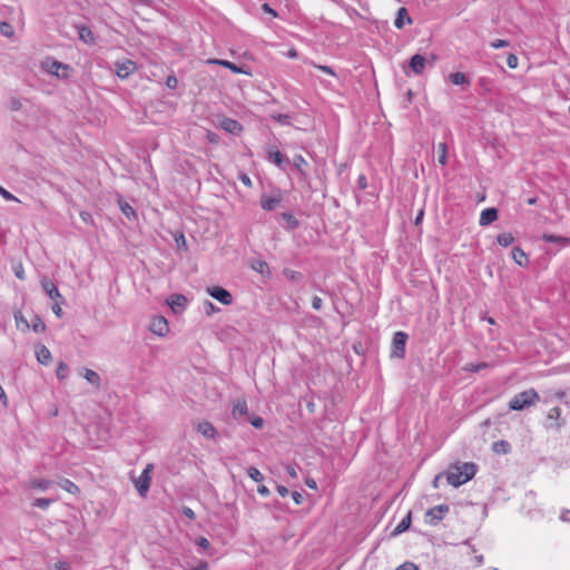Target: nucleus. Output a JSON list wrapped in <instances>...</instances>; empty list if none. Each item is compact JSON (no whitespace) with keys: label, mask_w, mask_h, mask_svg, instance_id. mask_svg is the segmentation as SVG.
I'll return each mask as SVG.
<instances>
[{"label":"nucleus","mask_w":570,"mask_h":570,"mask_svg":"<svg viewBox=\"0 0 570 570\" xmlns=\"http://www.w3.org/2000/svg\"><path fill=\"white\" fill-rule=\"evenodd\" d=\"M476 473V465L472 462L451 465L446 472V481L453 487H460L471 479Z\"/></svg>","instance_id":"1"},{"label":"nucleus","mask_w":570,"mask_h":570,"mask_svg":"<svg viewBox=\"0 0 570 570\" xmlns=\"http://www.w3.org/2000/svg\"><path fill=\"white\" fill-rule=\"evenodd\" d=\"M540 396L534 389H528L514 395L509 402V409L512 411H522L538 403Z\"/></svg>","instance_id":"2"},{"label":"nucleus","mask_w":570,"mask_h":570,"mask_svg":"<svg viewBox=\"0 0 570 570\" xmlns=\"http://www.w3.org/2000/svg\"><path fill=\"white\" fill-rule=\"evenodd\" d=\"M153 470H154V465L151 463H148L145 466V469L142 470L141 474L134 481L138 493L142 498H146V495L149 491V488L151 484Z\"/></svg>","instance_id":"3"},{"label":"nucleus","mask_w":570,"mask_h":570,"mask_svg":"<svg viewBox=\"0 0 570 570\" xmlns=\"http://www.w3.org/2000/svg\"><path fill=\"white\" fill-rule=\"evenodd\" d=\"M45 69L61 79H68L71 76L72 69L69 65L62 63L57 60H47L43 63Z\"/></svg>","instance_id":"4"},{"label":"nucleus","mask_w":570,"mask_h":570,"mask_svg":"<svg viewBox=\"0 0 570 570\" xmlns=\"http://www.w3.org/2000/svg\"><path fill=\"white\" fill-rule=\"evenodd\" d=\"M449 510L450 508L448 504H439L429 509L424 517L425 523L429 525L439 524L449 513Z\"/></svg>","instance_id":"5"},{"label":"nucleus","mask_w":570,"mask_h":570,"mask_svg":"<svg viewBox=\"0 0 570 570\" xmlns=\"http://www.w3.org/2000/svg\"><path fill=\"white\" fill-rule=\"evenodd\" d=\"M137 69V63L130 59H124L115 62V71L117 77L120 79H127L129 76L134 75Z\"/></svg>","instance_id":"6"},{"label":"nucleus","mask_w":570,"mask_h":570,"mask_svg":"<svg viewBox=\"0 0 570 570\" xmlns=\"http://www.w3.org/2000/svg\"><path fill=\"white\" fill-rule=\"evenodd\" d=\"M407 341V334L400 331L396 332L393 336L392 342V356L397 358H403L405 356V346Z\"/></svg>","instance_id":"7"},{"label":"nucleus","mask_w":570,"mask_h":570,"mask_svg":"<svg viewBox=\"0 0 570 570\" xmlns=\"http://www.w3.org/2000/svg\"><path fill=\"white\" fill-rule=\"evenodd\" d=\"M207 292L212 297H214L215 299H217L218 302H220L224 305H230L233 302L232 294L223 287L215 286V287L208 288Z\"/></svg>","instance_id":"8"},{"label":"nucleus","mask_w":570,"mask_h":570,"mask_svg":"<svg viewBox=\"0 0 570 570\" xmlns=\"http://www.w3.org/2000/svg\"><path fill=\"white\" fill-rule=\"evenodd\" d=\"M150 331L156 335L165 336L169 331L167 320L163 316L155 317L150 323Z\"/></svg>","instance_id":"9"},{"label":"nucleus","mask_w":570,"mask_h":570,"mask_svg":"<svg viewBox=\"0 0 570 570\" xmlns=\"http://www.w3.org/2000/svg\"><path fill=\"white\" fill-rule=\"evenodd\" d=\"M41 287L46 292V294L52 299V301H62V295L58 291L57 286L49 278H42L41 279Z\"/></svg>","instance_id":"10"},{"label":"nucleus","mask_w":570,"mask_h":570,"mask_svg":"<svg viewBox=\"0 0 570 570\" xmlns=\"http://www.w3.org/2000/svg\"><path fill=\"white\" fill-rule=\"evenodd\" d=\"M52 481L43 478H31L27 481L26 488L29 490L47 491L51 485Z\"/></svg>","instance_id":"11"},{"label":"nucleus","mask_w":570,"mask_h":570,"mask_svg":"<svg viewBox=\"0 0 570 570\" xmlns=\"http://www.w3.org/2000/svg\"><path fill=\"white\" fill-rule=\"evenodd\" d=\"M197 431L206 439H215L217 431L215 426L208 421H202L196 425Z\"/></svg>","instance_id":"12"},{"label":"nucleus","mask_w":570,"mask_h":570,"mask_svg":"<svg viewBox=\"0 0 570 570\" xmlns=\"http://www.w3.org/2000/svg\"><path fill=\"white\" fill-rule=\"evenodd\" d=\"M498 219V210L493 207L485 208L481 212L479 224L481 226H488Z\"/></svg>","instance_id":"13"},{"label":"nucleus","mask_w":570,"mask_h":570,"mask_svg":"<svg viewBox=\"0 0 570 570\" xmlns=\"http://www.w3.org/2000/svg\"><path fill=\"white\" fill-rule=\"evenodd\" d=\"M425 58L422 55L416 53L412 56L410 60V68L415 75H422L425 68Z\"/></svg>","instance_id":"14"},{"label":"nucleus","mask_w":570,"mask_h":570,"mask_svg":"<svg viewBox=\"0 0 570 570\" xmlns=\"http://www.w3.org/2000/svg\"><path fill=\"white\" fill-rule=\"evenodd\" d=\"M220 127L224 130L235 135H238L243 131V126L237 120L232 118H224L220 122Z\"/></svg>","instance_id":"15"},{"label":"nucleus","mask_w":570,"mask_h":570,"mask_svg":"<svg viewBox=\"0 0 570 570\" xmlns=\"http://www.w3.org/2000/svg\"><path fill=\"white\" fill-rule=\"evenodd\" d=\"M282 202V196L279 194L273 196H263L261 199V205L265 210L275 209L278 204Z\"/></svg>","instance_id":"16"},{"label":"nucleus","mask_w":570,"mask_h":570,"mask_svg":"<svg viewBox=\"0 0 570 570\" xmlns=\"http://www.w3.org/2000/svg\"><path fill=\"white\" fill-rule=\"evenodd\" d=\"M547 419L549 421H551L549 423L550 428H556V429L560 428L563 423L561 420V409L559 406H554V407L550 409L547 414Z\"/></svg>","instance_id":"17"},{"label":"nucleus","mask_w":570,"mask_h":570,"mask_svg":"<svg viewBox=\"0 0 570 570\" xmlns=\"http://www.w3.org/2000/svg\"><path fill=\"white\" fill-rule=\"evenodd\" d=\"M167 303L174 312H177L186 307L187 298L184 295L174 294L167 299Z\"/></svg>","instance_id":"18"},{"label":"nucleus","mask_w":570,"mask_h":570,"mask_svg":"<svg viewBox=\"0 0 570 570\" xmlns=\"http://www.w3.org/2000/svg\"><path fill=\"white\" fill-rule=\"evenodd\" d=\"M513 262L521 266L527 267L529 265V258L525 252L520 247H514L511 252Z\"/></svg>","instance_id":"19"},{"label":"nucleus","mask_w":570,"mask_h":570,"mask_svg":"<svg viewBox=\"0 0 570 570\" xmlns=\"http://www.w3.org/2000/svg\"><path fill=\"white\" fill-rule=\"evenodd\" d=\"M37 360L40 364L48 365L52 361L50 351L45 345H39L36 351Z\"/></svg>","instance_id":"20"},{"label":"nucleus","mask_w":570,"mask_h":570,"mask_svg":"<svg viewBox=\"0 0 570 570\" xmlns=\"http://www.w3.org/2000/svg\"><path fill=\"white\" fill-rule=\"evenodd\" d=\"M247 412H248V406H247V402L245 399H238L233 404L232 413H233L234 417L245 415Z\"/></svg>","instance_id":"21"},{"label":"nucleus","mask_w":570,"mask_h":570,"mask_svg":"<svg viewBox=\"0 0 570 570\" xmlns=\"http://www.w3.org/2000/svg\"><path fill=\"white\" fill-rule=\"evenodd\" d=\"M78 33H79L80 40H82L85 43H88V45L95 43L94 32L87 26H83V24L79 26Z\"/></svg>","instance_id":"22"},{"label":"nucleus","mask_w":570,"mask_h":570,"mask_svg":"<svg viewBox=\"0 0 570 570\" xmlns=\"http://www.w3.org/2000/svg\"><path fill=\"white\" fill-rule=\"evenodd\" d=\"M411 521H412V512L409 511L407 514L405 515V518H403L401 520V522L394 528V530L392 531V534L397 535V534H401L402 532L406 531L411 525Z\"/></svg>","instance_id":"23"},{"label":"nucleus","mask_w":570,"mask_h":570,"mask_svg":"<svg viewBox=\"0 0 570 570\" xmlns=\"http://www.w3.org/2000/svg\"><path fill=\"white\" fill-rule=\"evenodd\" d=\"M492 451L497 454H508L511 452V445L508 441L500 440L492 444Z\"/></svg>","instance_id":"24"},{"label":"nucleus","mask_w":570,"mask_h":570,"mask_svg":"<svg viewBox=\"0 0 570 570\" xmlns=\"http://www.w3.org/2000/svg\"><path fill=\"white\" fill-rule=\"evenodd\" d=\"M59 487H61L66 492L70 493V494H79L80 493V489L79 487L72 482L71 480L69 479H63L61 480L59 483Z\"/></svg>","instance_id":"25"},{"label":"nucleus","mask_w":570,"mask_h":570,"mask_svg":"<svg viewBox=\"0 0 570 570\" xmlns=\"http://www.w3.org/2000/svg\"><path fill=\"white\" fill-rule=\"evenodd\" d=\"M542 239L548 243H558L563 246H570V238L563 237V236H558V235H552V234H543Z\"/></svg>","instance_id":"26"},{"label":"nucleus","mask_w":570,"mask_h":570,"mask_svg":"<svg viewBox=\"0 0 570 570\" xmlns=\"http://www.w3.org/2000/svg\"><path fill=\"white\" fill-rule=\"evenodd\" d=\"M16 327L21 332L30 330V323L24 318L21 312L14 313Z\"/></svg>","instance_id":"27"},{"label":"nucleus","mask_w":570,"mask_h":570,"mask_svg":"<svg viewBox=\"0 0 570 570\" xmlns=\"http://www.w3.org/2000/svg\"><path fill=\"white\" fill-rule=\"evenodd\" d=\"M405 18L407 20V23H412V19L407 16V10L404 7H402L397 11V17H396V19L394 21V26L397 29H402L403 26H404V19Z\"/></svg>","instance_id":"28"},{"label":"nucleus","mask_w":570,"mask_h":570,"mask_svg":"<svg viewBox=\"0 0 570 570\" xmlns=\"http://www.w3.org/2000/svg\"><path fill=\"white\" fill-rule=\"evenodd\" d=\"M497 242L500 246L508 247L514 243V236L510 232H504L497 236Z\"/></svg>","instance_id":"29"},{"label":"nucleus","mask_w":570,"mask_h":570,"mask_svg":"<svg viewBox=\"0 0 570 570\" xmlns=\"http://www.w3.org/2000/svg\"><path fill=\"white\" fill-rule=\"evenodd\" d=\"M449 79L453 85H469V79L463 72H453L449 75Z\"/></svg>","instance_id":"30"},{"label":"nucleus","mask_w":570,"mask_h":570,"mask_svg":"<svg viewBox=\"0 0 570 570\" xmlns=\"http://www.w3.org/2000/svg\"><path fill=\"white\" fill-rule=\"evenodd\" d=\"M438 151H439V156H438V161L440 165L444 166L446 165V161H448V147H446V144L445 142H439L438 144Z\"/></svg>","instance_id":"31"},{"label":"nucleus","mask_w":570,"mask_h":570,"mask_svg":"<svg viewBox=\"0 0 570 570\" xmlns=\"http://www.w3.org/2000/svg\"><path fill=\"white\" fill-rule=\"evenodd\" d=\"M83 377L92 385L99 386L100 384L99 375L92 370L86 368Z\"/></svg>","instance_id":"32"},{"label":"nucleus","mask_w":570,"mask_h":570,"mask_svg":"<svg viewBox=\"0 0 570 570\" xmlns=\"http://www.w3.org/2000/svg\"><path fill=\"white\" fill-rule=\"evenodd\" d=\"M30 328H32L36 333H42L46 330V324L40 316L36 315L31 321Z\"/></svg>","instance_id":"33"},{"label":"nucleus","mask_w":570,"mask_h":570,"mask_svg":"<svg viewBox=\"0 0 570 570\" xmlns=\"http://www.w3.org/2000/svg\"><path fill=\"white\" fill-rule=\"evenodd\" d=\"M488 367H489L488 363L480 362V363H469L464 366V370L468 372H479V371L485 370Z\"/></svg>","instance_id":"34"},{"label":"nucleus","mask_w":570,"mask_h":570,"mask_svg":"<svg viewBox=\"0 0 570 570\" xmlns=\"http://www.w3.org/2000/svg\"><path fill=\"white\" fill-rule=\"evenodd\" d=\"M294 166L298 169L299 173L305 174V167H307V161L302 155H296L294 157Z\"/></svg>","instance_id":"35"},{"label":"nucleus","mask_w":570,"mask_h":570,"mask_svg":"<svg viewBox=\"0 0 570 570\" xmlns=\"http://www.w3.org/2000/svg\"><path fill=\"white\" fill-rule=\"evenodd\" d=\"M55 502L53 499H48V498H39V499H36L35 502H33V507H37V508H40L42 510H46L48 509L52 503Z\"/></svg>","instance_id":"36"},{"label":"nucleus","mask_w":570,"mask_h":570,"mask_svg":"<svg viewBox=\"0 0 570 570\" xmlns=\"http://www.w3.org/2000/svg\"><path fill=\"white\" fill-rule=\"evenodd\" d=\"M247 474L248 476L255 481V482H262L264 480V476L263 474L261 473V471L256 468H249L247 470Z\"/></svg>","instance_id":"37"},{"label":"nucleus","mask_w":570,"mask_h":570,"mask_svg":"<svg viewBox=\"0 0 570 570\" xmlns=\"http://www.w3.org/2000/svg\"><path fill=\"white\" fill-rule=\"evenodd\" d=\"M253 268L261 273V274H268L269 273V267H268V264L264 261H258L256 262L254 265H253Z\"/></svg>","instance_id":"38"},{"label":"nucleus","mask_w":570,"mask_h":570,"mask_svg":"<svg viewBox=\"0 0 570 570\" xmlns=\"http://www.w3.org/2000/svg\"><path fill=\"white\" fill-rule=\"evenodd\" d=\"M315 69L324 72V73H327L330 76H333L335 77L336 73L334 71V69L331 67V66H326V65H318V63H315V62H312L311 63Z\"/></svg>","instance_id":"39"},{"label":"nucleus","mask_w":570,"mask_h":570,"mask_svg":"<svg viewBox=\"0 0 570 570\" xmlns=\"http://www.w3.org/2000/svg\"><path fill=\"white\" fill-rule=\"evenodd\" d=\"M120 209H121L122 214L127 217L136 216L135 209L128 203L121 204Z\"/></svg>","instance_id":"40"},{"label":"nucleus","mask_w":570,"mask_h":570,"mask_svg":"<svg viewBox=\"0 0 570 570\" xmlns=\"http://www.w3.org/2000/svg\"><path fill=\"white\" fill-rule=\"evenodd\" d=\"M67 372H68V365L63 362H59L58 366H57V376L60 380H63L67 375Z\"/></svg>","instance_id":"41"},{"label":"nucleus","mask_w":570,"mask_h":570,"mask_svg":"<svg viewBox=\"0 0 570 570\" xmlns=\"http://www.w3.org/2000/svg\"><path fill=\"white\" fill-rule=\"evenodd\" d=\"M13 273H14V276L21 281H23L26 278L24 268H23L22 263H18L13 266Z\"/></svg>","instance_id":"42"},{"label":"nucleus","mask_w":570,"mask_h":570,"mask_svg":"<svg viewBox=\"0 0 570 570\" xmlns=\"http://www.w3.org/2000/svg\"><path fill=\"white\" fill-rule=\"evenodd\" d=\"M507 65L511 69H515L519 65V59L514 53H509L507 57Z\"/></svg>","instance_id":"43"},{"label":"nucleus","mask_w":570,"mask_h":570,"mask_svg":"<svg viewBox=\"0 0 570 570\" xmlns=\"http://www.w3.org/2000/svg\"><path fill=\"white\" fill-rule=\"evenodd\" d=\"M0 31L2 32V35H4L7 37H11L13 35V29H12L11 24L8 22L0 23Z\"/></svg>","instance_id":"44"},{"label":"nucleus","mask_w":570,"mask_h":570,"mask_svg":"<svg viewBox=\"0 0 570 570\" xmlns=\"http://www.w3.org/2000/svg\"><path fill=\"white\" fill-rule=\"evenodd\" d=\"M227 69H229L233 73H244V75H250L249 71L244 70L243 68L238 67L234 62H228Z\"/></svg>","instance_id":"45"},{"label":"nucleus","mask_w":570,"mask_h":570,"mask_svg":"<svg viewBox=\"0 0 570 570\" xmlns=\"http://www.w3.org/2000/svg\"><path fill=\"white\" fill-rule=\"evenodd\" d=\"M272 117L274 120H276L277 122H279L282 125H288L289 120H291V117L285 114H277V115H273Z\"/></svg>","instance_id":"46"},{"label":"nucleus","mask_w":570,"mask_h":570,"mask_svg":"<svg viewBox=\"0 0 570 570\" xmlns=\"http://www.w3.org/2000/svg\"><path fill=\"white\" fill-rule=\"evenodd\" d=\"M0 196H2L6 200L19 202V199L14 195H12L10 191H8L2 186H0Z\"/></svg>","instance_id":"47"},{"label":"nucleus","mask_w":570,"mask_h":570,"mask_svg":"<svg viewBox=\"0 0 570 570\" xmlns=\"http://www.w3.org/2000/svg\"><path fill=\"white\" fill-rule=\"evenodd\" d=\"M65 303V299L62 301H56V303L52 305V312L57 317H62V308L61 305Z\"/></svg>","instance_id":"48"},{"label":"nucleus","mask_w":570,"mask_h":570,"mask_svg":"<svg viewBox=\"0 0 570 570\" xmlns=\"http://www.w3.org/2000/svg\"><path fill=\"white\" fill-rule=\"evenodd\" d=\"M271 158H273L274 163L277 165V166H281L282 163H283V155L281 151L278 150H275L273 153L269 154Z\"/></svg>","instance_id":"49"},{"label":"nucleus","mask_w":570,"mask_h":570,"mask_svg":"<svg viewBox=\"0 0 570 570\" xmlns=\"http://www.w3.org/2000/svg\"><path fill=\"white\" fill-rule=\"evenodd\" d=\"M177 85H178V80L177 78L174 76V75H170L167 77L166 79V86L169 88V89H176L177 88Z\"/></svg>","instance_id":"50"},{"label":"nucleus","mask_w":570,"mask_h":570,"mask_svg":"<svg viewBox=\"0 0 570 570\" xmlns=\"http://www.w3.org/2000/svg\"><path fill=\"white\" fill-rule=\"evenodd\" d=\"M508 46H509V41L503 40V39H497V40L491 42V47L494 48V49H500V48H504V47H508Z\"/></svg>","instance_id":"51"},{"label":"nucleus","mask_w":570,"mask_h":570,"mask_svg":"<svg viewBox=\"0 0 570 570\" xmlns=\"http://www.w3.org/2000/svg\"><path fill=\"white\" fill-rule=\"evenodd\" d=\"M285 275L292 281H298L302 278V273L297 271H285Z\"/></svg>","instance_id":"52"},{"label":"nucleus","mask_w":570,"mask_h":570,"mask_svg":"<svg viewBox=\"0 0 570 570\" xmlns=\"http://www.w3.org/2000/svg\"><path fill=\"white\" fill-rule=\"evenodd\" d=\"M250 424L255 428V429H261L263 428L264 425V421L261 416H253L250 419Z\"/></svg>","instance_id":"53"},{"label":"nucleus","mask_w":570,"mask_h":570,"mask_svg":"<svg viewBox=\"0 0 570 570\" xmlns=\"http://www.w3.org/2000/svg\"><path fill=\"white\" fill-rule=\"evenodd\" d=\"M228 60H223V59H208L206 60V63L208 65H218V66H222V67H227L228 65Z\"/></svg>","instance_id":"54"},{"label":"nucleus","mask_w":570,"mask_h":570,"mask_svg":"<svg viewBox=\"0 0 570 570\" xmlns=\"http://www.w3.org/2000/svg\"><path fill=\"white\" fill-rule=\"evenodd\" d=\"M322 305H323V301L321 297L318 296H314L312 298V307L316 311L321 309L322 308Z\"/></svg>","instance_id":"55"},{"label":"nucleus","mask_w":570,"mask_h":570,"mask_svg":"<svg viewBox=\"0 0 570 570\" xmlns=\"http://www.w3.org/2000/svg\"><path fill=\"white\" fill-rule=\"evenodd\" d=\"M283 218L287 220L293 227H297L298 222L295 219V217L292 214H283Z\"/></svg>","instance_id":"56"},{"label":"nucleus","mask_w":570,"mask_h":570,"mask_svg":"<svg viewBox=\"0 0 570 570\" xmlns=\"http://www.w3.org/2000/svg\"><path fill=\"white\" fill-rule=\"evenodd\" d=\"M395 570H417V567L412 562H404L400 567H397Z\"/></svg>","instance_id":"57"},{"label":"nucleus","mask_w":570,"mask_h":570,"mask_svg":"<svg viewBox=\"0 0 570 570\" xmlns=\"http://www.w3.org/2000/svg\"><path fill=\"white\" fill-rule=\"evenodd\" d=\"M206 138L210 144H218L219 139L218 136L213 131H207Z\"/></svg>","instance_id":"58"},{"label":"nucleus","mask_w":570,"mask_h":570,"mask_svg":"<svg viewBox=\"0 0 570 570\" xmlns=\"http://www.w3.org/2000/svg\"><path fill=\"white\" fill-rule=\"evenodd\" d=\"M197 544L203 549H208L210 547V542L207 538L202 537L197 540Z\"/></svg>","instance_id":"59"},{"label":"nucleus","mask_w":570,"mask_h":570,"mask_svg":"<svg viewBox=\"0 0 570 570\" xmlns=\"http://www.w3.org/2000/svg\"><path fill=\"white\" fill-rule=\"evenodd\" d=\"M183 513L189 520H194L196 518L195 512L189 507H184Z\"/></svg>","instance_id":"60"},{"label":"nucleus","mask_w":570,"mask_h":570,"mask_svg":"<svg viewBox=\"0 0 570 570\" xmlns=\"http://www.w3.org/2000/svg\"><path fill=\"white\" fill-rule=\"evenodd\" d=\"M357 185L361 189H365L367 187V179L364 175L358 176Z\"/></svg>","instance_id":"61"},{"label":"nucleus","mask_w":570,"mask_h":570,"mask_svg":"<svg viewBox=\"0 0 570 570\" xmlns=\"http://www.w3.org/2000/svg\"><path fill=\"white\" fill-rule=\"evenodd\" d=\"M292 498H293V500H294V502L296 504H302L303 503V495L299 492H296V491L293 492L292 493Z\"/></svg>","instance_id":"62"},{"label":"nucleus","mask_w":570,"mask_h":570,"mask_svg":"<svg viewBox=\"0 0 570 570\" xmlns=\"http://www.w3.org/2000/svg\"><path fill=\"white\" fill-rule=\"evenodd\" d=\"M257 492H258L261 495H263V497H268V495H269V493H271V492H269V489H268L267 487H265V485H259V487L257 488Z\"/></svg>","instance_id":"63"},{"label":"nucleus","mask_w":570,"mask_h":570,"mask_svg":"<svg viewBox=\"0 0 570 570\" xmlns=\"http://www.w3.org/2000/svg\"><path fill=\"white\" fill-rule=\"evenodd\" d=\"M276 490L282 498H285L288 494V489L284 485H277Z\"/></svg>","instance_id":"64"}]
</instances>
